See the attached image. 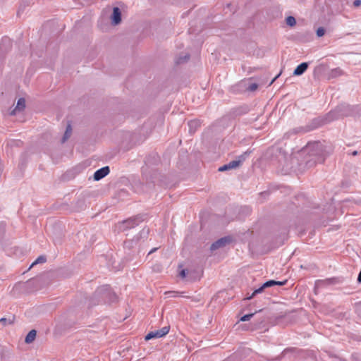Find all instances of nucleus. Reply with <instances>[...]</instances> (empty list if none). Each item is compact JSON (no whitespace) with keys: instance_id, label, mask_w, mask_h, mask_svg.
I'll return each instance as SVG.
<instances>
[{"instance_id":"nucleus-1","label":"nucleus","mask_w":361,"mask_h":361,"mask_svg":"<svg viewBox=\"0 0 361 361\" xmlns=\"http://www.w3.org/2000/svg\"><path fill=\"white\" fill-rule=\"evenodd\" d=\"M304 151L309 154L311 159L307 161V166L311 167L317 163H322L324 159L322 156V145L319 142H315L308 143L303 149Z\"/></svg>"},{"instance_id":"nucleus-2","label":"nucleus","mask_w":361,"mask_h":361,"mask_svg":"<svg viewBox=\"0 0 361 361\" xmlns=\"http://www.w3.org/2000/svg\"><path fill=\"white\" fill-rule=\"evenodd\" d=\"M320 125V121L318 119H314L311 121V123L308 125H306L305 126H300L295 128L288 132H287L284 137L286 138H289L291 135H296V134H304L307 132L312 131L317 128H318Z\"/></svg>"},{"instance_id":"nucleus-3","label":"nucleus","mask_w":361,"mask_h":361,"mask_svg":"<svg viewBox=\"0 0 361 361\" xmlns=\"http://www.w3.org/2000/svg\"><path fill=\"white\" fill-rule=\"evenodd\" d=\"M95 294L102 297L104 301L107 302H114L117 299L116 295L111 290V287L108 285L98 288L95 292Z\"/></svg>"},{"instance_id":"nucleus-4","label":"nucleus","mask_w":361,"mask_h":361,"mask_svg":"<svg viewBox=\"0 0 361 361\" xmlns=\"http://www.w3.org/2000/svg\"><path fill=\"white\" fill-rule=\"evenodd\" d=\"M357 107L348 104H341L336 107V111L331 112V115H334L336 112L340 116H355L357 113Z\"/></svg>"},{"instance_id":"nucleus-5","label":"nucleus","mask_w":361,"mask_h":361,"mask_svg":"<svg viewBox=\"0 0 361 361\" xmlns=\"http://www.w3.org/2000/svg\"><path fill=\"white\" fill-rule=\"evenodd\" d=\"M248 153L245 152L243 154H241L238 157V158L235 160H233L229 163L223 165L222 166L219 168V171H226L228 170L235 169L239 167L242 163L245 160L246 157L248 156Z\"/></svg>"},{"instance_id":"nucleus-6","label":"nucleus","mask_w":361,"mask_h":361,"mask_svg":"<svg viewBox=\"0 0 361 361\" xmlns=\"http://www.w3.org/2000/svg\"><path fill=\"white\" fill-rule=\"evenodd\" d=\"M169 331V326H164L161 329L150 331L146 336L145 339L149 341L152 338H159L166 336Z\"/></svg>"},{"instance_id":"nucleus-7","label":"nucleus","mask_w":361,"mask_h":361,"mask_svg":"<svg viewBox=\"0 0 361 361\" xmlns=\"http://www.w3.org/2000/svg\"><path fill=\"white\" fill-rule=\"evenodd\" d=\"M142 216H136L133 218H130L122 223V227L123 230L130 229L137 226L140 222L143 221Z\"/></svg>"},{"instance_id":"nucleus-8","label":"nucleus","mask_w":361,"mask_h":361,"mask_svg":"<svg viewBox=\"0 0 361 361\" xmlns=\"http://www.w3.org/2000/svg\"><path fill=\"white\" fill-rule=\"evenodd\" d=\"M230 242L231 238L229 237L221 238L211 245L210 250H215L220 247H223Z\"/></svg>"},{"instance_id":"nucleus-9","label":"nucleus","mask_w":361,"mask_h":361,"mask_svg":"<svg viewBox=\"0 0 361 361\" xmlns=\"http://www.w3.org/2000/svg\"><path fill=\"white\" fill-rule=\"evenodd\" d=\"M110 172V169L109 166H104L98 170H97L94 173V180H99L107 176Z\"/></svg>"},{"instance_id":"nucleus-10","label":"nucleus","mask_w":361,"mask_h":361,"mask_svg":"<svg viewBox=\"0 0 361 361\" xmlns=\"http://www.w3.org/2000/svg\"><path fill=\"white\" fill-rule=\"evenodd\" d=\"M338 279L336 278L326 279L325 280H317L315 282L316 288H323L326 286L334 284L337 283Z\"/></svg>"},{"instance_id":"nucleus-11","label":"nucleus","mask_w":361,"mask_h":361,"mask_svg":"<svg viewBox=\"0 0 361 361\" xmlns=\"http://www.w3.org/2000/svg\"><path fill=\"white\" fill-rule=\"evenodd\" d=\"M121 21V12L119 8L114 7L111 15V22L113 25H118Z\"/></svg>"},{"instance_id":"nucleus-12","label":"nucleus","mask_w":361,"mask_h":361,"mask_svg":"<svg viewBox=\"0 0 361 361\" xmlns=\"http://www.w3.org/2000/svg\"><path fill=\"white\" fill-rule=\"evenodd\" d=\"M309 63L307 62L301 63L294 70L293 75L297 76L302 75L307 69Z\"/></svg>"},{"instance_id":"nucleus-13","label":"nucleus","mask_w":361,"mask_h":361,"mask_svg":"<svg viewBox=\"0 0 361 361\" xmlns=\"http://www.w3.org/2000/svg\"><path fill=\"white\" fill-rule=\"evenodd\" d=\"M276 285V282L275 280H269L266 281L264 283H263L262 286H261L259 288L255 290L254 294H258L263 292V290L269 287H272Z\"/></svg>"},{"instance_id":"nucleus-14","label":"nucleus","mask_w":361,"mask_h":361,"mask_svg":"<svg viewBox=\"0 0 361 361\" xmlns=\"http://www.w3.org/2000/svg\"><path fill=\"white\" fill-rule=\"evenodd\" d=\"M25 108V100L24 98H20L17 102L16 108L11 112V114H16L18 111H21Z\"/></svg>"},{"instance_id":"nucleus-15","label":"nucleus","mask_w":361,"mask_h":361,"mask_svg":"<svg viewBox=\"0 0 361 361\" xmlns=\"http://www.w3.org/2000/svg\"><path fill=\"white\" fill-rule=\"evenodd\" d=\"M201 126L200 120L195 119L188 122L189 131L190 133H194L197 129Z\"/></svg>"},{"instance_id":"nucleus-16","label":"nucleus","mask_w":361,"mask_h":361,"mask_svg":"<svg viewBox=\"0 0 361 361\" xmlns=\"http://www.w3.org/2000/svg\"><path fill=\"white\" fill-rule=\"evenodd\" d=\"M343 71L340 68L331 69L328 74V78H335L343 75Z\"/></svg>"},{"instance_id":"nucleus-17","label":"nucleus","mask_w":361,"mask_h":361,"mask_svg":"<svg viewBox=\"0 0 361 361\" xmlns=\"http://www.w3.org/2000/svg\"><path fill=\"white\" fill-rule=\"evenodd\" d=\"M37 331L34 329L31 330L26 336L25 342L26 343H31L36 337Z\"/></svg>"},{"instance_id":"nucleus-18","label":"nucleus","mask_w":361,"mask_h":361,"mask_svg":"<svg viewBox=\"0 0 361 361\" xmlns=\"http://www.w3.org/2000/svg\"><path fill=\"white\" fill-rule=\"evenodd\" d=\"M72 133V128L71 124H68L64 135L62 137L61 142L64 143L70 137Z\"/></svg>"},{"instance_id":"nucleus-19","label":"nucleus","mask_w":361,"mask_h":361,"mask_svg":"<svg viewBox=\"0 0 361 361\" xmlns=\"http://www.w3.org/2000/svg\"><path fill=\"white\" fill-rule=\"evenodd\" d=\"M47 261V258L44 255L39 256L35 262H32L30 267L35 266V264H39V263H44Z\"/></svg>"},{"instance_id":"nucleus-20","label":"nucleus","mask_w":361,"mask_h":361,"mask_svg":"<svg viewBox=\"0 0 361 361\" xmlns=\"http://www.w3.org/2000/svg\"><path fill=\"white\" fill-rule=\"evenodd\" d=\"M286 24L290 27L294 26L296 24V20L293 16H288L286 19Z\"/></svg>"},{"instance_id":"nucleus-21","label":"nucleus","mask_w":361,"mask_h":361,"mask_svg":"<svg viewBox=\"0 0 361 361\" xmlns=\"http://www.w3.org/2000/svg\"><path fill=\"white\" fill-rule=\"evenodd\" d=\"M149 233V228H144L140 233V238L145 239L148 237Z\"/></svg>"},{"instance_id":"nucleus-22","label":"nucleus","mask_w":361,"mask_h":361,"mask_svg":"<svg viewBox=\"0 0 361 361\" xmlns=\"http://www.w3.org/2000/svg\"><path fill=\"white\" fill-rule=\"evenodd\" d=\"M257 312H254V313H251V314H245L244 316H243L241 318H240V321L242 322H246V321H248L250 320L254 315Z\"/></svg>"},{"instance_id":"nucleus-23","label":"nucleus","mask_w":361,"mask_h":361,"mask_svg":"<svg viewBox=\"0 0 361 361\" xmlns=\"http://www.w3.org/2000/svg\"><path fill=\"white\" fill-rule=\"evenodd\" d=\"M13 322V319H7L6 318L0 319V324H2L4 326L6 325L7 324H11Z\"/></svg>"},{"instance_id":"nucleus-24","label":"nucleus","mask_w":361,"mask_h":361,"mask_svg":"<svg viewBox=\"0 0 361 361\" xmlns=\"http://www.w3.org/2000/svg\"><path fill=\"white\" fill-rule=\"evenodd\" d=\"M325 34V29L323 27H319L317 30V35L319 37H321L322 36H324Z\"/></svg>"},{"instance_id":"nucleus-25","label":"nucleus","mask_w":361,"mask_h":361,"mask_svg":"<svg viewBox=\"0 0 361 361\" xmlns=\"http://www.w3.org/2000/svg\"><path fill=\"white\" fill-rule=\"evenodd\" d=\"M257 87L258 85L257 83H251L250 85H249L247 89L249 91L253 92L255 91L257 89Z\"/></svg>"},{"instance_id":"nucleus-26","label":"nucleus","mask_w":361,"mask_h":361,"mask_svg":"<svg viewBox=\"0 0 361 361\" xmlns=\"http://www.w3.org/2000/svg\"><path fill=\"white\" fill-rule=\"evenodd\" d=\"M356 312L357 314L361 317V302L357 304L355 307Z\"/></svg>"},{"instance_id":"nucleus-27","label":"nucleus","mask_w":361,"mask_h":361,"mask_svg":"<svg viewBox=\"0 0 361 361\" xmlns=\"http://www.w3.org/2000/svg\"><path fill=\"white\" fill-rule=\"evenodd\" d=\"M179 276L181 277V278H185L186 276V270L185 269H183L180 271L179 273Z\"/></svg>"},{"instance_id":"nucleus-28","label":"nucleus","mask_w":361,"mask_h":361,"mask_svg":"<svg viewBox=\"0 0 361 361\" xmlns=\"http://www.w3.org/2000/svg\"><path fill=\"white\" fill-rule=\"evenodd\" d=\"M188 59H189V55H185L184 59L180 58L177 62L178 63H181L183 61H187Z\"/></svg>"},{"instance_id":"nucleus-29","label":"nucleus","mask_w":361,"mask_h":361,"mask_svg":"<svg viewBox=\"0 0 361 361\" xmlns=\"http://www.w3.org/2000/svg\"><path fill=\"white\" fill-rule=\"evenodd\" d=\"M361 4V0H355L353 1V6L355 7H358L359 6H360Z\"/></svg>"},{"instance_id":"nucleus-30","label":"nucleus","mask_w":361,"mask_h":361,"mask_svg":"<svg viewBox=\"0 0 361 361\" xmlns=\"http://www.w3.org/2000/svg\"><path fill=\"white\" fill-rule=\"evenodd\" d=\"M1 42H2V44L5 43V44H10V39L8 38V37H4V38L2 39Z\"/></svg>"},{"instance_id":"nucleus-31","label":"nucleus","mask_w":361,"mask_h":361,"mask_svg":"<svg viewBox=\"0 0 361 361\" xmlns=\"http://www.w3.org/2000/svg\"><path fill=\"white\" fill-rule=\"evenodd\" d=\"M286 281H276L277 286H283L286 283Z\"/></svg>"},{"instance_id":"nucleus-32","label":"nucleus","mask_w":361,"mask_h":361,"mask_svg":"<svg viewBox=\"0 0 361 361\" xmlns=\"http://www.w3.org/2000/svg\"><path fill=\"white\" fill-rule=\"evenodd\" d=\"M257 294H254V292H253L251 295H249V296H247L245 299L246 300H250V299H252Z\"/></svg>"},{"instance_id":"nucleus-33","label":"nucleus","mask_w":361,"mask_h":361,"mask_svg":"<svg viewBox=\"0 0 361 361\" xmlns=\"http://www.w3.org/2000/svg\"><path fill=\"white\" fill-rule=\"evenodd\" d=\"M357 282L359 283H361V271H360V273L358 274V276H357Z\"/></svg>"},{"instance_id":"nucleus-34","label":"nucleus","mask_w":361,"mask_h":361,"mask_svg":"<svg viewBox=\"0 0 361 361\" xmlns=\"http://www.w3.org/2000/svg\"><path fill=\"white\" fill-rule=\"evenodd\" d=\"M281 73L278 74L274 79H272L271 82H270V84H272L278 78L279 76L280 75Z\"/></svg>"},{"instance_id":"nucleus-35","label":"nucleus","mask_w":361,"mask_h":361,"mask_svg":"<svg viewBox=\"0 0 361 361\" xmlns=\"http://www.w3.org/2000/svg\"><path fill=\"white\" fill-rule=\"evenodd\" d=\"M357 154V151H354V152H352V155H353V156H355Z\"/></svg>"},{"instance_id":"nucleus-36","label":"nucleus","mask_w":361,"mask_h":361,"mask_svg":"<svg viewBox=\"0 0 361 361\" xmlns=\"http://www.w3.org/2000/svg\"><path fill=\"white\" fill-rule=\"evenodd\" d=\"M156 250H157V248H154V249H152V250L149 252V254H150V253H152V252H154Z\"/></svg>"},{"instance_id":"nucleus-37","label":"nucleus","mask_w":361,"mask_h":361,"mask_svg":"<svg viewBox=\"0 0 361 361\" xmlns=\"http://www.w3.org/2000/svg\"><path fill=\"white\" fill-rule=\"evenodd\" d=\"M169 293H173V292L169 291V292L166 293V294H169Z\"/></svg>"},{"instance_id":"nucleus-38","label":"nucleus","mask_w":361,"mask_h":361,"mask_svg":"<svg viewBox=\"0 0 361 361\" xmlns=\"http://www.w3.org/2000/svg\"><path fill=\"white\" fill-rule=\"evenodd\" d=\"M128 242H125V245L128 246Z\"/></svg>"}]
</instances>
